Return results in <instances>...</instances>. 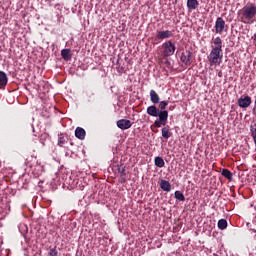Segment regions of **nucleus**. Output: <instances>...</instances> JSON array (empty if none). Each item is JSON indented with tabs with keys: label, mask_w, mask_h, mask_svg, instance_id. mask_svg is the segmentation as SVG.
Wrapping results in <instances>:
<instances>
[{
	"label": "nucleus",
	"mask_w": 256,
	"mask_h": 256,
	"mask_svg": "<svg viewBox=\"0 0 256 256\" xmlns=\"http://www.w3.org/2000/svg\"><path fill=\"white\" fill-rule=\"evenodd\" d=\"M238 21L244 25H251L256 21V4L248 2L237 12Z\"/></svg>",
	"instance_id": "nucleus-1"
},
{
	"label": "nucleus",
	"mask_w": 256,
	"mask_h": 256,
	"mask_svg": "<svg viewBox=\"0 0 256 256\" xmlns=\"http://www.w3.org/2000/svg\"><path fill=\"white\" fill-rule=\"evenodd\" d=\"M210 67H219L223 61V52L218 50H211L207 56Z\"/></svg>",
	"instance_id": "nucleus-2"
},
{
	"label": "nucleus",
	"mask_w": 256,
	"mask_h": 256,
	"mask_svg": "<svg viewBox=\"0 0 256 256\" xmlns=\"http://www.w3.org/2000/svg\"><path fill=\"white\" fill-rule=\"evenodd\" d=\"M177 47L175 46V43L173 41L168 40L162 44V54L164 57H171L172 55H175Z\"/></svg>",
	"instance_id": "nucleus-3"
},
{
	"label": "nucleus",
	"mask_w": 256,
	"mask_h": 256,
	"mask_svg": "<svg viewBox=\"0 0 256 256\" xmlns=\"http://www.w3.org/2000/svg\"><path fill=\"white\" fill-rule=\"evenodd\" d=\"M215 33L218 35H223V32L227 31L229 29V26L225 24V20L223 18L218 17L215 22Z\"/></svg>",
	"instance_id": "nucleus-4"
},
{
	"label": "nucleus",
	"mask_w": 256,
	"mask_h": 256,
	"mask_svg": "<svg viewBox=\"0 0 256 256\" xmlns=\"http://www.w3.org/2000/svg\"><path fill=\"white\" fill-rule=\"evenodd\" d=\"M158 118V120L154 121L153 127L159 128L161 125L165 127V125H167V120L169 119V111L161 112Z\"/></svg>",
	"instance_id": "nucleus-5"
},
{
	"label": "nucleus",
	"mask_w": 256,
	"mask_h": 256,
	"mask_svg": "<svg viewBox=\"0 0 256 256\" xmlns=\"http://www.w3.org/2000/svg\"><path fill=\"white\" fill-rule=\"evenodd\" d=\"M180 60L184 65H186V67H189L191 63H193V52L189 50L182 52Z\"/></svg>",
	"instance_id": "nucleus-6"
},
{
	"label": "nucleus",
	"mask_w": 256,
	"mask_h": 256,
	"mask_svg": "<svg viewBox=\"0 0 256 256\" xmlns=\"http://www.w3.org/2000/svg\"><path fill=\"white\" fill-rule=\"evenodd\" d=\"M212 43L213 45L211 47L213 51L223 52V40L221 39V37L213 38Z\"/></svg>",
	"instance_id": "nucleus-7"
},
{
	"label": "nucleus",
	"mask_w": 256,
	"mask_h": 256,
	"mask_svg": "<svg viewBox=\"0 0 256 256\" xmlns=\"http://www.w3.org/2000/svg\"><path fill=\"white\" fill-rule=\"evenodd\" d=\"M252 103L251 97L250 96H242L238 99V105L242 109H247Z\"/></svg>",
	"instance_id": "nucleus-8"
},
{
	"label": "nucleus",
	"mask_w": 256,
	"mask_h": 256,
	"mask_svg": "<svg viewBox=\"0 0 256 256\" xmlns=\"http://www.w3.org/2000/svg\"><path fill=\"white\" fill-rule=\"evenodd\" d=\"M117 127L119 129H122V131H125L127 129H131V126L133 125L130 120L127 119H120L116 123Z\"/></svg>",
	"instance_id": "nucleus-9"
},
{
	"label": "nucleus",
	"mask_w": 256,
	"mask_h": 256,
	"mask_svg": "<svg viewBox=\"0 0 256 256\" xmlns=\"http://www.w3.org/2000/svg\"><path fill=\"white\" fill-rule=\"evenodd\" d=\"M171 37H173V31L170 30L158 31L156 34V38L160 41H163V39H171Z\"/></svg>",
	"instance_id": "nucleus-10"
},
{
	"label": "nucleus",
	"mask_w": 256,
	"mask_h": 256,
	"mask_svg": "<svg viewBox=\"0 0 256 256\" xmlns=\"http://www.w3.org/2000/svg\"><path fill=\"white\" fill-rule=\"evenodd\" d=\"M146 113H148L151 117H161V113H163V111L159 110L157 106L152 105L147 108Z\"/></svg>",
	"instance_id": "nucleus-11"
},
{
	"label": "nucleus",
	"mask_w": 256,
	"mask_h": 256,
	"mask_svg": "<svg viewBox=\"0 0 256 256\" xmlns=\"http://www.w3.org/2000/svg\"><path fill=\"white\" fill-rule=\"evenodd\" d=\"M7 83H9L7 73L0 71V89L4 90L7 87Z\"/></svg>",
	"instance_id": "nucleus-12"
},
{
	"label": "nucleus",
	"mask_w": 256,
	"mask_h": 256,
	"mask_svg": "<svg viewBox=\"0 0 256 256\" xmlns=\"http://www.w3.org/2000/svg\"><path fill=\"white\" fill-rule=\"evenodd\" d=\"M161 133L164 139H170V137H173V132H171V128L169 126L163 127L161 129Z\"/></svg>",
	"instance_id": "nucleus-13"
},
{
	"label": "nucleus",
	"mask_w": 256,
	"mask_h": 256,
	"mask_svg": "<svg viewBox=\"0 0 256 256\" xmlns=\"http://www.w3.org/2000/svg\"><path fill=\"white\" fill-rule=\"evenodd\" d=\"M85 135H87V133L85 132V129L81 127L76 128L75 137H77V139H80V141H83V139H85Z\"/></svg>",
	"instance_id": "nucleus-14"
},
{
	"label": "nucleus",
	"mask_w": 256,
	"mask_h": 256,
	"mask_svg": "<svg viewBox=\"0 0 256 256\" xmlns=\"http://www.w3.org/2000/svg\"><path fill=\"white\" fill-rule=\"evenodd\" d=\"M160 188L162 191H166V193H170L171 191V183L167 180L160 181Z\"/></svg>",
	"instance_id": "nucleus-15"
},
{
	"label": "nucleus",
	"mask_w": 256,
	"mask_h": 256,
	"mask_svg": "<svg viewBox=\"0 0 256 256\" xmlns=\"http://www.w3.org/2000/svg\"><path fill=\"white\" fill-rule=\"evenodd\" d=\"M187 7L190 11H195L199 7V0H187Z\"/></svg>",
	"instance_id": "nucleus-16"
},
{
	"label": "nucleus",
	"mask_w": 256,
	"mask_h": 256,
	"mask_svg": "<svg viewBox=\"0 0 256 256\" xmlns=\"http://www.w3.org/2000/svg\"><path fill=\"white\" fill-rule=\"evenodd\" d=\"M61 55H62V58L64 59V61H71V59L73 57L70 49L61 50Z\"/></svg>",
	"instance_id": "nucleus-17"
},
{
	"label": "nucleus",
	"mask_w": 256,
	"mask_h": 256,
	"mask_svg": "<svg viewBox=\"0 0 256 256\" xmlns=\"http://www.w3.org/2000/svg\"><path fill=\"white\" fill-rule=\"evenodd\" d=\"M150 101L154 105H157V103H159V101H160L159 94H157V92L155 90H150Z\"/></svg>",
	"instance_id": "nucleus-18"
},
{
	"label": "nucleus",
	"mask_w": 256,
	"mask_h": 256,
	"mask_svg": "<svg viewBox=\"0 0 256 256\" xmlns=\"http://www.w3.org/2000/svg\"><path fill=\"white\" fill-rule=\"evenodd\" d=\"M222 176L228 179V181H233V172L227 168L222 169Z\"/></svg>",
	"instance_id": "nucleus-19"
},
{
	"label": "nucleus",
	"mask_w": 256,
	"mask_h": 256,
	"mask_svg": "<svg viewBox=\"0 0 256 256\" xmlns=\"http://www.w3.org/2000/svg\"><path fill=\"white\" fill-rule=\"evenodd\" d=\"M154 163L156 167H159L162 169V167H165V160H163L160 156L155 157Z\"/></svg>",
	"instance_id": "nucleus-20"
},
{
	"label": "nucleus",
	"mask_w": 256,
	"mask_h": 256,
	"mask_svg": "<svg viewBox=\"0 0 256 256\" xmlns=\"http://www.w3.org/2000/svg\"><path fill=\"white\" fill-rule=\"evenodd\" d=\"M174 197L175 199H177L178 201H185V195L183 194V192L177 190L174 193Z\"/></svg>",
	"instance_id": "nucleus-21"
},
{
	"label": "nucleus",
	"mask_w": 256,
	"mask_h": 256,
	"mask_svg": "<svg viewBox=\"0 0 256 256\" xmlns=\"http://www.w3.org/2000/svg\"><path fill=\"white\" fill-rule=\"evenodd\" d=\"M67 143V138L63 136L62 134L58 136V145L59 147H64V145Z\"/></svg>",
	"instance_id": "nucleus-22"
},
{
	"label": "nucleus",
	"mask_w": 256,
	"mask_h": 256,
	"mask_svg": "<svg viewBox=\"0 0 256 256\" xmlns=\"http://www.w3.org/2000/svg\"><path fill=\"white\" fill-rule=\"evenodd\" d=\"M227 227V220L226 219H220L218 221V229H221V231H224V229Z\"/></svg>",
	"instance_id": "nucleus-23"
},
{
	"label": "nucleus",
	"mask_w": 256,
	"mask_h": 256,
	"mask_svg": "<svg viewBox=\"0 0 256 256\" xmlns=\"http://www.w3.org/2000/svg\"><path fill=\"white\" fill-rule=\"evenodd\" d=\"M167 105H169V101H167V100L161 101L159 103L160 111H167V110H165V109H167Z\"/></svg>",
	"instance_id": "nucleus-24"
},
{
	"label": "nucleus",
	"mask_w": 256,
	"mask_h": 256,
	"mask_svg": "<svg viewBox=\"0 0 256 256\" xmlns=\"http://www.w3.org/2000/svg\"><path fill=\"white\" fill-rule=\"evenodd\" d=\"M251 135H252V139L256 145V124L254 126L251 127Z\"/></svg>",
	"instance_id": "nucleus-25"
},
{
	"label": "nucleus",
	"mask_w": 256,
	"mask_h": 256,
	"mask_svg": "<svg viewBox=\"0 0 256 256\" xmlns=\"http://www.w3.org/2000/svg\"><path fill=\"white\" fill-rule=\"evenodd\" d=\"M49 256H58L59 255V251H57V247L51 248L49 253Z\"/></svg>",
	"instance_id": "nucleus-26"
},
{
	"label": "nucleus",
	"mask_w": 256,
	"mask_h": 256,
	"mask_svg": "<svg viewBox=\"0 0 256 256\" xmlns=\"http://www.w3.org/2000/svg\"><path fill=\"white\" fill-rule=\"evenodd\" d=\"M118 173H120V175L123 177H125L127 175V172L125 171V167H120L118 169Z\"/></svg>",
	"instance_id": "nucleus-27"
},
{
	"label": "nucleus",
	"mask_w": 256,
	"mask_h": 256,
	"mask_svg": "<svg viewBox=\"0 0 256 256\" xmlns=\"http://www.w3.org/2000/svg\"><path fill=\"white\" fill-rule=\"evenodd\" d=\"M126 181L125 176H120V183H126Z\"/></svg>",
	"instance_id": "nucleus-28"
},
{
	"label": "nucleus",
	"mask_w": 256,
	"mask_h": 256,
	"mask_svg": "<svg viewBox=\"0 0 256 256\" xmlns=\"http://www.w3.org/2000/svg\"><path fill=\"white\" fill-rule=\"evenodd\" d=\"M218 77H223V72L222 71L218 72Z\"/></svg>",
	"instance_id": "nucleus-29"
},
{
	"label": "nucleus",
	"mask_w": 256,
	"mask_h": 256,
	"mask_svg": "<svg viewBox=\"0 0 256 256\" xmlns=\"http://www.w3.org/2000/svg\"><path fill=\"white\" fill-rule=\"evenodd\" d=\"M252 39H254V41H256V33L253 35Z\"/></svg>",
	"instance_id": "nucleus-30"
}]
</instances>
